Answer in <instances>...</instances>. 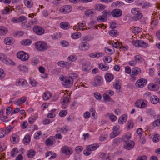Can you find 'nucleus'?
Returning <instances> with one entry per match:
<instances>
[{
  "label": "nucleus",
  "instance_id": "1",
  "mask_svg": "<svg viewBox=\"0 0 160 160\" xmlns=\"http://www.w3.org/2000/svg\"><path fill=\"white\" fill-rule=\"evenodd\" d=\"M131 12L133 15L132 19L135 21H138L142 17V14L139 8H133L131 10Z\"/></svg>",
  "mask_w": 160,
  "mask_h": 160
},
{
  "label": "nucleus",
  "instance_id": "2",
  "mask_svg": "<svg viewBox=\"0 0 160 160\" xmlns=\"http://www.w3.org/2000/svg\"><path fill=\"white\" fill-rule=\"evenodd\" d=\"M35 47L38 51H44L48 49L47 43L42 41H38L35 43Z\"/></svg>",
  "mask_w": 160,
  "mask_h": 160
},
{
  "label": "nucleus",
  "instance_id": "3",
  "mask_svg": "<svg viewBox=\"0 0 160 160\" xmlns=\"http://www.w3.org/2000/svg\"><path fill=\"white\" fill-rule=\"evenodd\" d=\"M132 43L136 47H139L142 48H146L149 47L148 43L142 40H133L132 41Z\"/></svg>",
  "mask_w": 160,
  "mask_h": 160
},
{
  "label": "nucleus",
  "instance_id": "4",
  "mask_svg": "<svg viewBox=\"0 0 160 160\" xmlns=\"http://www.w3.org/2000/svg\"><path fill=\"white\" fill-rule=\"evenodd\" d=\"M18 58L22 61H26L29 59V55L23 51H20L17 54Z\"/></svg>",
  "mask_w": 160,
  "mask_h": 160
},
{
  "label": "nucleus",
  "instance_id": "5",
  "mask_svg": "<svg viewBox=\"0 0 160 160\" xmlns=\"http://www.w3.org/2000/svg\"><path fill=\"white\" fill-rule=\"evenodd\" d=\"M72 9V7L69 5H64L59 9V11L62 13L67 14L70 12Z\"/></svg>",
  "mask_w": 160,
  "mask_h": 160
},
{
  "label": "nucleus",
  "instance_id": "6",
  "mask_svg": "<svg viewBox=\"0 0 160 160\" xmlns=\"http://www.w3.org/2000/svg\"><path fill=\"white\" fill-rule=\"evenodd\" d=\"M34 32L38 35H41L45 32V30L42 27L39 26H35L33 28Z\"/></svg>",
  "mask_w": 160,
  "mask_h": 160
},
{
  "label": "nucleus",
  "instance_id": "7",
  "mask_svg": "<svg viewBox=\"0 0 160 160\" xmlns=\"http://www.w3.org/2000/svg\"><path fill=\"white\" fill-rule=\"evenodd\" d=\"M73 82V77H69L65 79L64 81V83L63 84L66 87L68 88L70 87L72 85Z\"/></svg>",
  "mask_w": 160,
  "mask_h": 160
},
{
  "label": "nucleus",
  "instance_id": "8",
  "mask_svg": "<svg viewBox=\"0 0 160 160\" xmlns=\"http://www.w3.org/2000/svg\"><path fill=\"white\" fill-rule=\"evenodd\" d=\"M111 14L113 17L118 18L122 16V12L119 9H115L112 11Z\"/></svg>",
  "mask_w": 160,
  "mask_h": 160
},
{
  "label": "nucleus",
  "instance_id": "9",
  "mask_svg": "<svg viewBox=\"0 0 160 160\" xmlns=\"http://www.w3.org/2000/svg\"><path fill=\"white\" fill-rule=\"evenodd\" d=\"M61 150L63 153L67 155L71 154L73 152V150L71 148L66 146L63 147L61 148Z\"/></svg>",
  "mask_w": 160,
  "mask_h": 160
},
{
  "label": "nucleus",
  "instance_id": "10",
  "mask_svg": "<svg viewBox=\"0 0 160 160\" xmlns=\"http://www.w3.org/2000/svg\"><path fill=\"white\" fill-rule=\"evenodd\" d=\"M146 83V80L142 78L137 81L135 85L137 87L142 88L145 86Z\"/></svg>",
  "mask_w": 160,
  "mask_h": 160
},
{
  "label": "nucleus",
  "instance_id": "11",
  "mask_svg": "<svg viewBox=\"0 0 160 160\" xmlns=\"http://www.w3.org/2000/svg\"><path fill=\"white\" fill-rule=\"evenodd\" d=\"M90 47L88 43L86 42H83L79 44V49L82 51H85L88 50Z\"/></svg>",
  "mask_w": 160,
  "mask_h": 160
},
{
  "label": "nucleus",
  "instance_id": "12",
  "mask_svg": "<svg viewBox=\"0 0 160 160\" xmlns=\"http://www.w3.org/2000/svg\"><path fill=\"white\" fill-rule=\"evenodd\" d=\"M135 106L138 108H143L146 106V102L145 100H138L135 103Z\"/></svg>",
  "mask_w": 160,
  "mask_h": 160
},
{
  "label": "nucleus",
  "instance_id": "13",
  "mask_svg": "<svg viewBox=\"0 0 160 160\" xmlns=\"http://www.w3.org/2000/svg\"><path fill=\"white\" fill-rule=\"evenodd\" d=\"M94 83L93 86L96 87L97 85L100 86L102 83V79L100 76H98L95 77L94 78Z\"/></svg>",
  "mask_w": 160,
  "mask_h": 160
},
{
  "label": "nucleus",
  "instance_id": "14",
  "mask_svg": "<svg viewBox=\"0 0 160 160\" xmlns=\"http://www.w3.org/2000/svg\"><path fill=\"white\" fill-rule=\"evenodd\" d=\"M134 142L133 141L126 143L123 145L124 149L129 150L132 149L134 146Z\"/></svg>",
  "mask_w": 160,
  "mask_h": 160
},
{
  "label": "nucleus",
  "instance_id": "15",
  "mask_svg": "<svg viewBox=\"0 0 160 160\" xmlns=\"http://www.w3.org/2000/svg\"><path fill=\"white\" fill-rule=\"evenodd\" d=\"M141 69L139 68L135 67L132 70L131 73L130 74L131 77H134L141 73Z\"/></svg>",
  "mask_w": 160,
  "mask_h": 160
},
{
  "label": "nucleus",
  "instance_id": "16",
  "mask_svg": "<svg viewBox=\"0 0 160 160\" xmlns=\"http://www.w3.org/2000/svg\"><path fill=\"white\" fill-rule=\"evenodd\" d=\"M56 142L55 139L54 137H51L47 139L45 141L46 144L47 146H51Z\"/></svg>",
  "mask_w": 160,
  "mask_h": 160
},
{
  "label": "nucleus",
  "instance_id": "17",
  "mask_svg": "<svg viewBox=\"0 0 160 160\" xmlns=\"http://www.w3.org/2000/svg\"><path fill=\"white\" fill-rule=\"evenodd\" d=\"M0 60L6 64H8L10 60L6 56L2 53H0Z\"/></svg>",
  "mask_w": 160,
  "mask_h": 160
},
{
  "label": "nucleus",
  "instance_id": "18",
  "mask_svg": "<svg viewBox=\"0 0 160 160\" xmlns=\"http://www.w3.org/2000/svg\"><path fill=\"white\" fill-rule=\"evenodd\" d=\"M104 55V54L102 52H96L92 53L89 54V57L92 58H98L100 57H102Z\"/></svg>",
  "mask_w": 160,
  "mask_h": 160
},
{
  "label": "nucleus",
  "instance_id": "19",
  "mask_svg": "<svg viewBox=\"0 0 160 160\" xmlns=\"http://www.w3.org/2000/svg\"><path fill=\"white\" fill-rule=\"evenodd\" d=\"M98 147V144L95 143L88 146L87 149L88 151H92L96 150Z\"/></svg>",
  "mask_w": 160,
  "mask_h": 160
},
{
  "label": "nucleus",
  "instance_id": "20",
  "mask_svg": "<svg viewBox=\"0 0 160 160\" xmlns=\"http://www.w3.org/2000/svg\"><path fill=\"white\" fill-rule=\"evenodd\" d=\"M10 139L13 143H16L19 141V137L17 134H13L11 136Z\"/></svg>",
  "mask_w": 160,
  "mask_h": 160
},
{
  "label": "nucleus",
  "instance_id": "21",
  "mask_svg": "<svg viewBox=\"0 0 160 160\" xmlns=\"http://www.w3.org/2000/svg\"><path fill=\"white\" fill-rule=\"evenodd\" d=\"M4 43L7 45H10L14 42L13 39L11 37L6 38L4 40Z\"/></svg>",
  "mask_w": 160,
  "mask_h": 160
},
{
  "label": "nucleus",
  "instance_id": "22",
  "mask_svg": "<svg viewBox=\"0 0 160 160\" xmlns=\"http://www.w3.org/2000/svg\"><path fill=\"white\" fill-rule=\"evenodd\" d=\"M69 128L67 126H64L61 128H58L57 129L58 132H59L62 133H65L68 130Z\"/></svg>",
  "mask_w": 160,
  "mask_h": 160
},
{
  "label": "nucleus",
  "instance_id": "23",
  "mask_svg": "<svg viewBox=\"0 0 160 160\" xmlns=\"http://www.w3.org/2000/svg\"><path fill=\"white\" fill-rule=\"evenodd\" d=\"M127 119V116L126 114L123 115L119 118L118 122L119 124H122L124 122H126Z\"/></svg>",
  "mask_w": 160,
  "mask_h": 160
},
{
  "label": "nucleus",
  "instance_id": "24",
  "mask_svg": "<svg viewBox=\"0 0 160 160\" xmlns=\"http://www.w3.org/2000/svg\"><path fill=\"white\" fill-rule=\"evenodd\" d=\"M150 100L153 104H156L159 101V98L156 96H152L150 98Z\"/></svg>",
  "mask_w": 160,
  "mask_h": 160
},
{
  "label": "nucleus",
  "instance_id": "25",
  "mask_svg": "<svg viewBox=\"0 0 160 160\" xmlns=\"http://www.w3.org/2000/svg\"><path fill=\"white\" fill-rule=\"evenodd\" d=\"M91 68V65L87 63L82 66V69L84 71L87 72L90 70Z\"/></svg>",
  "mask_w": 160,
  "mask_h": 160
},
{
  "label": "nucleus",
  "instance_id": "26",
  "mask_svg": "<svg viewBox=\"0 0 160 160\" xmlns=\"http://www.w3.org/2000/svg\"><path fill=\"white\" fill-rule=\"evenodd\" d=\"M30 22L28 23L27 22H22L21 24L22 26L24 29H28L31 28L32 26Z\"/></svg>",
  "mask_w": 160,
  "mask_h": 160
},
{
  "label": "nucleus",
  "instance_id": "27",
  "mask_svg": "<svg viewBox=\"0 0 160 160\" xmlns=\"http://www.w3.org/2000/svg\"><path fill=\"white\" fill-rule=\"evenodd\" d=\"M8 32V30L6 28L4 27H0V35H4L7 34Z\"/></svg>",
  "mask_w": 160,
  "mask_h": 160
},
{
  "label": "nucleus",
  "instance_id": "28",
  "mask_svg": "<svg viewBox=\"0 0 160 160\" xmlns=\"http://www.w3.org/2000/svg\"><path fill=\"white\" fill-rule=\"evenodd\" d=\"M131 137L130 134H125L122 136V140L123 142H127L131 138Z\"/></svg>",
  "mask_w": 160,
  "mask_h": 160
},
{
  "label": "nucleus",
  "instance_id": "29",
  "mask_svg": "<svg viewBox=\"0 0 160 160\" xmlns=\"http://www.w3.org/2000/svg\"><path fill=\"white\" fill-rule=\"evenodd\" d=\"M18 69L19 71H22L24 72H26L28 71V68L25 65H20L18 67Z\"/></svg>",
  "mask_w": 160,
  "mask_h": 160
},
{
  "label": "nucleus",
  "instance_id": "30",
  "mask_svg": "<svg viewBox=\"0 0 160 160\" xmlns=\"http://www.w3.org/2000/svg\"><path fill=\"white\" fill-rule=\"evenodd\" d=\"M60 27L63 29H67L69 28L70 26L68 23L67 22H63L60 23Z\"/></svg>",
  "mask_w": 160,
  "mask_h": 160
},
{
  "label": "nucleus",
  "instance_id": "31",
  "mask_svg": "<svg viewBox=\"0 0 160 160\" xmlns=\"http://www.w3.org/2000/svg\"><path fill=\"white\" fill-rule=\"evenodd\" d=\"M77 28L80 30H84L86 29V25L85 22L83 21L82 23H78Z\"/></svg>",
  "mask_w": 160,
  "mask_h": 160
},
{
  "label": "nucleus",
  "instance_id": "32",
  "mask_svg": "<svg viewBox=\"0 0 160 160\" xmlns=\"http://www.w3.org/2000/svg\"><path fill=\"white\" fill-rule=\"evenodd\" d=\"M69 96L68 95L66 97H65V96H64L63 97L62 102L63 103H64V104L62 105V107L64 108H65L66 107V105H65V104L69 102Z\"/></svg>",
  "mask_w": 160,
  "mask_h": 160
},
{
  "label": "nucleus",
  "instance_id": "33",
  "mask_svg": "<svg viewBox=\"0 0 160 160\" xmlns=\"http://www.w3.org/2000/svg\"><path fill=\"white\" fill-rule=\"evenodd\" d=\"M113 86L115 88L119 90L121 88V83L118 80H116L114 82Z\"/></svg>",
  "mask_w": 160,
  "mask_h": 160
},
{
  "label": "nucleus",
  "instance_id": "34",
  "mask_svg": "<svg viewBox=\"0 0 160 160\" xmlns=\"http://www.w3.org/2000/svg\"><path fill=\"white\" fill-rule=\"evenodd\" d=\"M19 86H26L27 84V81L24 79H20L17 81Z\"/></svg>",
  "mask_w": 160,
  "mask_h": 160
},
{
  "label": "nucleus",
  "instance_id": "35",
  "mask_svg": "<svg viewBox=\"0 0 160 160\" xmlns=\"http://www.w3.org/2000/svg\"><path fill=\"white\" fill-rule=\"evenodd\" d=\"M35 152L34 150L31 149L28 151L27 155L29 158H32L35 155Z\"/></svg>",
  "mask_w": 160,
  "mask_h": 160
},
{
  "label": "nucleus",
  "instance_id": "36",
  "mask_svg": "<svg viewBox=\"0 0 160 160\" xmlns=\"http://www.w3.org/2000/svg\"><path fill=\"white\" fill-rule=\"evenodd\" d=\"M105 78L106 81L108 82H110L113 79V76L111 73H107L105 76Z\"/></svg>",
  "mask_w": 160,
  "mask_h": 160
},
{
  "label": "nucleus",
  "instance_id": "37",
  "mask_svg": "<svg viewBox=\"0 0 160 160\" xmlns=\"http://www.w3.org/2000/svg\"><path fill=\"white\" fill-rule=\"evenodd\" d=\"M30 140V136L29 135H26L23 139V142L24 144H27L29 143Z\"/></svg>",
  "mask_w": 160,
  "mask_h": 160
},
{
  "label": "nucleus",
  "instance_id": "38",
  "mask_svg": "<svg viewBox=\"0 0 160 160\" xmlns=\"http://www.w3.org/2000/svg\"><path fill=\"white\" fill-rule=\"evenodd\" d=\"M24 3L27 7L31 8L33 5V2L32 0H24Z\"/></svg>",
  "mask_w": 160,
  "mask_h": 160
},
{
  "label": "nucleus",
  "instance_id": "39",
  "mask_svg": "<svg viewBox=\"0 0 160 160\" xmlns=\"http://www.w3.org/2000/svg\"><path fill=\"white\" fill-rule=\"evenodd\" d=\"M46 156L47 158L49 159H51L55 158L56 156V154L54 153L53 155L51 152H48L46 153Z\"/></svg>",
  "mask_w": 160,
  "mask_h": 160
},
{
  "label": "nucleus",
  "instance_id": "40",
  "mask_svg": "<svg viewBox=\"0 0 160 160\" xmlns=\"http://www.w3.org/2000/svg\"><path fill=\"white\" fill-rule=\"evenodd\" d=\"M98 22H105L107 20V18L105 15H102L97 18Z\"/></svg>",
  "mask_w": 160,
  "mask_h": 160
},
{
  "label": "nucleus",
  "instance_id": "41",
  "mask_svg": "<svg viewBox=\"0 0 160 160\" xmlns=\"http://www.w3.org/2000/svg\"><path fill=\"white\" fill-rule=\"evenodd\" d=\"M51 96V94L50 93L46 92H44L43 95V98L44 100H48Z\"/></svg>",
  "mask_w": 160,
  "mask_h": 160
},
{
  "label": "nucleus",
  "instance_id": "42",
  "mask_svg": "<svg viewBox=\"0 0 160 160\" xmlns=\"http://www.w3.org/2000/svg\"><path fill=\"white\" fill-rule=\"evenodd\" d=\"M32 41L30 40H23L21 42V44L23 45H29L32 43Z\"/></svg>",
  "mask_w": 160,
  "mask_h": 160
},
{
  "label": "nucleus",
  "instance_id": "43",
  "mask_svg": "<svg viewBox=\"0 0 160 160\" xmlns=\"http://www.w3.org/2000/svg\"><path fill=\"white\" fill-rule=\"evenodd\" d=\"M105 6L102 4H99L95 6V8L99 11H102L105 8Z\"/></svg>",
  "mask_w": 160,
  "mask_h": 160
},
{
  "label": "nucleus",
  "instance_id": "44",
  "mask_svg": "<svg viewBox=\"0 0 160 160\" xmlns=\"http://www.w3.org/2000/svg\"><path fill=\"white\" fill-rule=\"evenodd\" d=\"M99 67L100 69L103 71H106L109 68V67L107 65H104L102 63L99 64Z\"/></svg>",
  "mask_w": 160,
  "mask_h": 160
},
{
  "label": "nucleus",
  "instance_id": "45",
  "mask_svg": "<svg viewBox=\"0 0 160 160\" xmlns=\"http://www.w3.org/2000/svg\"><path fill=\"white\" fill-rule=\"evenodd\" d=\"M77 59V57L75 55H71L70 56L67 58V61L69 62H73L75 61Z\"/></svg>",
  "mask_w": 160,
  "mask_h": 160
},
{
  "label": "nucleus",
  "instance_id": "46",
  "mask_svg": "<svg viewBox=\"0 0 160 160\" xmlns=\"http://www.w3.org/2000/svg\"><path fill=\"white\" fill-rule=\"evenodd\" d=\"M18 151L17 148L13 149L11 152V156L12 157H14L18 153Z\"/></svg>",
  "mask_w": 160,
  "mask_h": 160
},
{
  "label": "nucleus",
  "instance_id": "47",
  "mask_svg": "<svg viewBox=\"0 0 160 160\" xmlns=\"http://www.w3.org/2000/svg\"><path fill=\"white\" fill-rule=\"evenodd\" d=\"M120 133L119 131H113L111 133L110 135V138H113L117 136Z\"/></svg>",
  "mask_w": 160,
  "mask_h": 160
},
{
  "label": "nucleus",
  "instance_id": "48",
  "mask_svg": "<svg viewBox=\"0 0 160 160\" xmlns=\"http://www.w3.org/2000/svg\"><path fill=\"white\" fill-rule=\"evenodd\" d=\"M81 36V34L79 32L74 33L71 36L72 38L73 39H77L80 38Z\"/></svg>",
  "mask_w": 160,
  "mask_h": 160
},
{
  "label": "nucleus",
  "instance_id": "49",
  "mask_svg": "<svg viewBox=\"0 0 160 160\" xmlns=\"http://www.w3.org/2000/svg\"><path fill=\"white\" fill-rule=\"evenodd\" d=\"M109 34L111 36H117L118 35V33L117 31L115 30H111L109 32Z\"/></svg>",
  "mask_w": 160,
  "mask_h": 160
},
{
  "label": "nucleus",
  "instance_id": "50",
  "mask_svg": "<svg viewBox=\"0 0 160 160\" xmlns=\"http://www.w3.org/2000/svg\"><path fill=\"white\" fill-rule=\"evenodd\" d=\"M93 12L92 10H88L84 12L85 15L87 17H90L92 15Z\"/></svg>",
  "mask_w": 160,
  "mask_h": 160
},
{
  "label": "nucleus",
  "instance_id": "51",
  "mask_svg": "<svg viewBox=\"0 0 160 160\" xmlns=\"http://www.w3.org/2000/svg\"><path fill=\"white\" fill-rule=\"evenodd\" d=\"M127 129H130L132 128L133 127V122L131 120H129L127 122Z\"/></svg>",
  "mask_w": 160,
  "mask_h": 160
},
{
  "label": "nucleus",
  "instance_id": "52",
  "mask_svg": "<svg viewBox=\"0 0 160 160\" xmlns=\"http://www.w3.org/2000/svg\"><path fill=\"white\" fill-rule=\"evenodd\" d=\"M142 30V29L139 27H136L132 30V32L135 34L141 32Z\"/></svg>",
  "mask_w": 160,
  "mask_h": 160
},
{
  "label": "nucleus",
  "instance_id": "53",
  "mask_svg": "<svg viewBox=\"0 0 160 160\" xmlns=\"http://www.w3.org/2000/svg\"><path fill=\"white\" fill-rule=\"evenodd\" d=\"M14 126H12L10 125L8 126L5 129V133L8 134L13 128Z\"/></svg>",
  "mask_w": 160,
  "mask_h": 160
},
{
  "label": "nucleus",
  "instance_id": "54",
  "mask_svg": "<svg viewBox=\"0 0 160 160\" xmlns=\"http://www.w3.org/2000/svg\"><path fill=\"white\" fill-rule=\"evenodd\" d=\"M160 136L159 134H157L153 136V141L154 142H157L159 141Z\"/></svg>",
  "mask_w": 160,
  "mask_h": 160
},
{
  "label": "nucleus",
  "instance_id": "55",
  "mask_svg": "<svg viewBox=\"0 0 160 160\" xmlns=\"http://www.w3.org/2000/svg\"><path fill=\"white\" fill-rule=\"evenodd\" d=\"M149 88L152 91H156L158 90V86L154 85H151L149 86Z\"/></svg>",
  "mask_w": 160,
  "mask_h": 160
},
{
  "label": "nucleus",
  "instance_id": "56",
  "mask_svg": "<svg viewBox=\"0 0 160 160\" xmlns=\"http://www.w3.org/2000/svg\"><path fill=\"white\" fill-rule=\"evenodd\" d=\"M101 156L103 160H110L109 156L108 155L103 153H102Z\"/></svg>",
  "mask_w": 160,
  "mask_h": 160
},
{
  "label": "nucleus",
  "instance_id": "57",
  "mask_svg": "<svg viewBox=\"0 0 160 160\" xmlns=\"http://www.w3.org/2000/svg\"><path fill=\"white\" fill-rule=\"evenodd\" d=\"M112 46L116 48H120L121 46L120 44L119 43H118L117 42H114L112 43Z\"/></svg>",
  "mask_w": 160,
  "mask_h": 160
},
{
  "label": "nucleus",
  "instance_id": "58",
  "mask_svg": "<svg viewBox=\"0 0 160 160\" xmlns=\"http://www.w3.org/2000/svg\"><path fill=\"white\" fill-rule=\"evenodd\" d=\"M103 98L105 101H109L111 99V98L107 93H104L103 95Z\"/></svg>",
  "mask_w": 160,
  "mask_h": 160
},
{
  "label": "nucleus",
  "instance_id": "59",
  "mask_svg": "<svg viewBox=\"0 0 160 160\" xmlns=\"http://www.w3.org/2000/svg\"><path fill=\"white\" fill-rule=\"evenodd\" d=\"M52 38L53 39H56L60 38V34L57 33H55L52 35Z\"/></svg>",
  "mask_w": 160,
  "mask_h": 160
},
{
  "label": "nucleus",
  "instance_id": "60",
  "mask_svg": "<svg viewBox=\"0 0 160 160\" xmlns=\"http://www.w3.org/2000/svg\"><path fill=\"white\" fill-rule=\"evenodd\" d=\"M19 23L21 22L24 21H27V18L24 16L22 15L18 17Z\"/></svg>",
  "mask_w": 160,
  "mask_h": 160
},
{
  "label": "nucleus",
  "instance_id": "61",
  "mask_svg": "<svg viewBox=\"0 0 160 160\" xmlns=\"http://www.w3.org/2000/svg\"><path fill=\"white\" fill-rule=\"evenodd\" d=\"M154 127L160 126V119H158L153 122L152 123Z\"/></svg>",
  "mask_w": 160,
  "mask_h": 160
},
{
  "label": "nucleus",
  "instance_id": "62",
  "mask_svg": "<svg viewBox=\"0 0 160 160\" xmlns=\"http://www.w3.org/2000/svg\"><path fill=\"white\" fill-rule=\"evenodd\" d=\"M83 39L84 41H90L93 39V38L90 35H88L84 37L83 38Z\"/></svg>",
  "mask_w": 160,
  "mask_h": 160
},
{
  "label": "nucleus",
  "instance_id": "63",
  "mask_svg": "<svg viewBox=\"0 0 160 160\" xmlns=\"http://www.w3.org/2000/svg\"><path fill=\"white\" fill-rule=\"evenodd\" d=\"M5 76V74L3 70L0 68V80L3 79Z\"/></svg>",
  "mask_w": 160,
  "mask_h": 160
},
{
  "label": "nucleus",
  "instance_id": "64",
  "mask_svg": "<svg viewBox=\"0 0 160 160\" xmlns=\"http://www.w3.org/2000/svg\"><path fill=\"white\" fill-rule=\"evenodd\" d=\"M68 113L67 111L66 110L61 111L59 113V115L61 117H63L66 116Z\"/></svg>",
  "mask_w": 160,
  "mask_h": 160
}]
</instances>
